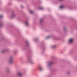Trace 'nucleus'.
<instances>
[{"instance_id":"nucleus-1","label":"nucleus","mask_w":77,"mask_h":77,"mask_svg":"<svg viewBox=\"0 0 77 77\" xmlns=\"http://www.w3.org/2000/svg\"><path fill=\"white\" fill-rule=\"evenodd\" d=\"M74 42V38H70L69 40V44H72Z\"/></svg>"},{"instance_id":"nucleus-2","label":"nucleus","mask_w":77,"mask_h":77,"mask_svg":"<svg viewBox=\"0 0 77 77\" xmlns=\"http://www.w3.org/2000/svg\"><path fill=\"white\" fill-rule=\"evenodd\" d=\"M14 60H13V57H11L9 59V63H11L13 62Z\"/></svg>"},{"instance_id":"nucleus-3","label":"nucleus","mask_w":77,"mask_h":77,"mask_svg":"<svg viewBox=\"0 0 77 77\" xmlns=\"http://www.w3.org/2000/svg\"><path fill=\"white\" fill-rule=\"evenodd\" d=\"M17 75H18L19 76H21V75H22V74L20 72H19L17 73Z\"/></svg>"},{"instance_id":"nucleus-4","label":"nucleus","mask_w":77,"mask_h":77,"mask_svg":"<svg viewBox=\"0 0 77 77\" xmlns=\"http://www.w3.org/2000/svg\"><path fill=\"white\" fill-rule=\"evenodd\" d=\"M6 50H7V49L3 50L2 51V53H4V52H5V51H6Z\"/></svg>"},{"instance_id":"nucleus-5","label":"nucleus","mask_w":77,"mask_h":77,"mask_svg":"<svg viewBox=\"0 0 77 77\" xmlns=\"http://www.w3.org/2000/svg\"><path fill=\"white\" fill-rule=\"evenodd\" d=\"M25 24L26 25H27L28 24H29V23L27 22H26L25 23Z\"/></svg>"},{"instance_id":"nucleus-6","label":"nucleus","mask_w":77,"mask_h":77,"mask_svg":"<svg viewBox=\"0 0 77 77\" xmlns=\"http://www.w3.org/2000/svg\"><path fill=\"white\" fill-rule=\"evenodd\" d=\"M53 64V63H49V65L48 66H51V65Z\"/></svg>"},{"instance_id":"nucleus-7","label":"nucleus","mask_w":77,"mask_h":77,"mask_svg":"<svg viewBox=\"0 0 77 77\" xmlns=\"http://www.w3.org/2000/svg\"><path fill=\"white\" fill-rule=\"evenodd\" d=\"M63 8V5L61 6L60 7V9H62V8Z\"/></svg>"},{"instance_id":"nucleus-8","label":"nucleus","mask_w":77,"mask_h":77,"mask_svg":"<svg viewBox=\"0 0 77 77\" xmlns=\"http://www.w3.org/2000/svg\"><path fill=\"white\" fill-rule=\"evenodd\" d=\"M40 9H43V8L42 7H40L39 8Z\"/></svg>"},{"instance_id":"nucleus-9","label":"nucleus","mask_w":77,"mask_h":77,"mask_svg":"<svg viewBox=\"0 0 77 77\" xmlns=\"http://www.w3.org/2000/svg\"><path fill=\"white\" fill-rule=\"evenodd\" d=\"M30 63H31V64H33L34 63H33V61H31V62H30Z\"/></svg>"},{"instance_id":"nucleus-10","label":"nucleus","mask_w":77,"mask_h":77,"mask_svg":"<svg viewBox=\"0 0 77 77\" xmlns=\"http://www.w3.org/2000/svg\"><path fill=\"white\" fill-rule=\"evenodd\" d=\"M3 17V16L2 15H1L0 16V18H2Z\"/></svg>"},{"instance_id":"nucleus-11","label":"nucleus","mask_w":77,"mask_h":77,"mask_svg":"<svg viewBox=\"0 0 77 77\" xmlns=\"http://www.w3.org/2000/svg\"><path fill=\"white\" fill-rule=\"evenodd\" d=\"M30 12L31 13V14H33V11H30Z\"/></svg>"},{"instance_id":"nucleus-12","label":"nucleus","mask_w":77,"mask_h":77,"mask_svg":"<svg viewBox=\"0 0 77 77\" xmlns=\"http://www.w3.org/2000/svg\"><path fill=\"white\" fill-rule=\"evenodd\" d=\"M49 38H50V36H48V37H47V38L46 39H48Z\"/></svg>"},{"instance_id":"nucleus-13","label":"nucleus","mask_w":77,"mask_h":77,"mask_svg":"<svg viewBox=\"0 0 77 77\" xmlns=\"http://www.w3.org/2000/svg\"><path fill=\"white\" fill-rule=\"evenodd\" d=\"M40 70H42V68H40Z\"/></svg>"},{"instance_id":"nucleus-14","label":"nucleus","mask_w":77,"mask_h":77,"mask_svg":"<svg viewBox=\"0 0 77 77\" xmlns=\"http://www.w3.org/2000/svg\"><path fill=\"white\" fill-rule=\"evenodd\" d=\"M14 15H14V14H13V17H14Z\"/></svg>"},{"instance_id":"nucleus-15","label":"nucleus","mask_w":77,"mask_h":77,"mask_svg":"<svg viewBox=\"0 0 77 77\" xmlns=\"http://www.w3.org/2000/svg\"><path fill=\"white\" fill-rule=\"evenodd\" d=\"M21 8H23V6H21Z\"/></svg>"},{"instance_id":"nucleus-16","label":"nucleus","mask_w":77,"mask_h":77,"mask_svg":"<svg viewBox=\"0 0 77 77\" xmlns=\"http://www.w3.org/2000/svg\"><path fill=\"white\" fill-rule=\"evenodd\" d=\"M41 22H42V21L41 20L40 21Z\"/></svg>"}]
</instances>
